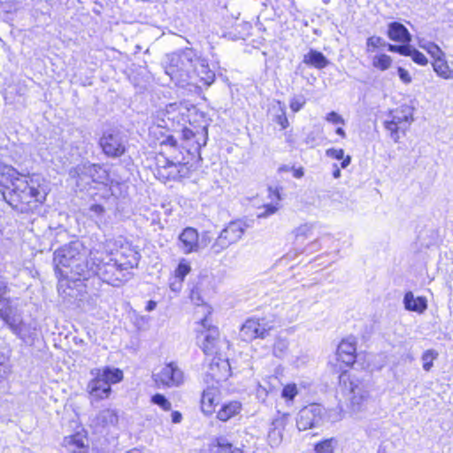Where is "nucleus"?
I'll return each mask as SVG.
<instances>
[{"mask_svg": "<svg viewBox=\"0 0 453 453\" xmlns=\"http://www.w3.org/2000/svg\"><path fill=\"white\" fill-rule=\"evenodd\" d=\"M165 73L177 85L185 86L189 80L198 77L204 85H211L215 73L210 69L205 59L201 58L192 49L167 55Z\"/></svg>", "mask_w": 453, "mask_h": 453, "instance_id": "obj_1", "label": "nucleus"}, {"mask_svg": "<svg viewBox=\"0 0 453 453\" xmlns=\"http://www.w3.org/2000/svg\"><path fill=\"white\" fill-rule=\"evenodd\" d=\"M88 255L87 249L79 242H73L56 250L54 263L59 280L88 279L91 261L88 260Z\"/></svg>", "mask_w": 453, "mask_h": 453, "instance_id": "obj_2", "label": "nucleus"}, {"mask_svg": "<svg viewBox=\"0 0 453 453\" xmlns=\"http://www.w3.org/2000/svg\"><path fill=\"white\" fill-rule=\"evenodd\" d=\"M45 179L36 173L22 175L16 180L14 188L4 194V200L20 211L33 210L43 203L47 196Z\"/></svg>", "mask_w": 453, "mask_h": 453, "instance_id": "obj_3", "label": "nucleus"}, {"mask_svg": "<svg viewBox=\"0 0 453 453\" xmlns=\"http://www.w3.org/2000/svg\"><path fill=\"white\" fill-rule=\"evenodd\" d=\"M91 265L89 268V278L92 275H97L103 281L114 287H119L130 278L129 270L137 266L139 262L138 252H129L131 259L122 261L121 259H112L109 255H105L94 250L89 252Z\"/></svg>", "mask_w": 453, "mask_h": 453, "instance_id": "obj_4", "label": "nucleus"}, {"mask_svg": "<svg viewBox=\"0 0 453 453\" xmlns=\"http://www.w3.org/2000/svg\"><path fill=\"white\" fill-rule=\"evenodd\" d=\"M339 383L343 394L348 397L351 412L357 414L365 411L370 393L363 381L347 372H342L339 376Z\"/></svg>", "mask_w": 453, "mask_h": 453, "instance_id": "obj_5", "label": "nucleus"}, {"mask_svg": "<svg viewBox=\"0 0 453 453\" xmlns=\"http://www.w3.org/2000/svg\"><path fill=\"white\" fill-rule=\"evenodd\" d=\"M94 378L88 382L87 389L93 400L99 401L107 399L111 393V384L122 380L123 372L118 368L104 367L91 371Z\"/></svg>", "mask_w": 453, "mask_h": 453, "instance_id": "obj_6", "label": "nucleus"}, {"mask_svg": "<svg viewBox=\"0 0 453 453\" xmlns=\"http://www.w3.org/2000/svg\"><path fill=\"white\" fill-rule=\"evenodd\" d=\"M326 419V410L319 403H311L302 408L296 417L299 431H306L321 426Z\"/></svg>", "mask_w": 453, "mask_h": 453, "instance_id": "obj_7", "label": "nucleus"}, {"mask_svg": "<svg viewBox=\"0 0 453 453\" xmlns=\"http://www.w3.org/2000/svg\"><path fill=\"white\" fill-rule=\"evenodd\" d=\"M247 226L242 221L230 222L219 234L211 245L214 253L219 254L230 245L240 241L245 232Z\"/></svg>", "mask_w": 453, "mask_h": 453, "instance_id": "obj_8", "label": "nucleus"}, {"mask_svg": "<svg viewBox=\"0 0 453 453\" xmlns=\"http://www.w3.org/2000/svg\"><path fill=\"white\" fill-rule=\"evenodd\" d=\"M152 378L158 387L163 388L180 387L185 381L184 372L175 362L165 364Z\"/></svg>", "mask_w": 453, "mask_h": 453, "instance_id": "obj_9", "label": "nucleus"}, {"mask_svg": "<svg viewBox=\"0 0 453 453\" xmlns=\"http://www.w3.org/2000/svg\"><path fill=\"white\" fill-rule=\"evenodd\" d=\"M412 121V110L407 105H402L390 112V119L385 120L384 125L386 129L391 132V138L397 142L399 140L398 131H405Z\"/></svg>", "mask_w": 453, "mask_h": 453, "instance_id": "obj_10", "label": "nucleus"}, {"mask_svg": "<svg viewBox=\"0 0 453 453\" xmlns=\"http://www.w3.org/2000/svg\"><path fill=\"white\" fill-rule=\"evenodd\" d=\"M196 330L203 336L201 348L203 353L207 357L218 355L219 331L209 324L207 317L201 319Z\"/></svg>", "mask_w": 453, "mask_h": 453, "instance_id": "obj_11", "label": "nucleus"}, {"mask_svg": "<svg viewBox=\"0 0 453 453\" xmlns=\"http://www.w3.org/2000/svg\"><path fill=\"white\" fill-rule=\"evenodd\" d=\"M356 342L354 339L347 338L340 342L335 355L336 360L342 363L335 365L338 372H346L344 369L356 362Z\"/></svg>", "mask_w": 453, "mask_h": 453, "instance_id": "obj_12", "label": "nucleus"}, {"mask_svg": "<svg viewBox=\"0 0 453 453\" xmlns=\"http://www.w3.org/2000/svg\"><path fill=\"white\" fill-rule=\"evenodd\" d=\"M102 167L98 165L85 163L75 167L73 174L77 176V186L86 188L91 182H97L102 178L100 171Z\"/></svg>", "mask_w": 453, "mask_h": 453, "instance_id": "obj_13", "label": "nucleus"}, {"mask_svg": "<svg viewBox=\"0 0 453 453\" xmlns=\"http://www.w3.org/2000/svg\"><path fill=\"white\" fill-rule=\"evenodd\" d=\"M100 145L104 152L112 157H120L126 150L123 137L117 132L104 134L100 139Z\"/></svg>", "mask_w": 453, "mask_h": 453, "instance_id": "obj_14", "label": "nucleus"}, {"mask_svg": "<svg viewBox=\"0 0 453 453\" xmlns=\"http://www.w3.org/2000/svg\"><path fill=\"white\" fill-rule=\"evenodd\" d=\"M207 376L216 382L225 381L231 374V368L227 359L215 355L210 361Z\"/></svg>", "mask_w": 453, "mask_h": 453, "instance_id": "obj_15", "label": "nucleus"}, {"mask_svg": "<svg viewBox=\"0 0 453 453\" xmlns=\"http://www.w3.org/2000/svg\"><path fill=\"white\" fill-rule=\"evenodd\" d=\"M203 242L204 236L200 242L198 232L193 227H186L179 235V247L184 254L197 252Z\"/></svg>", "mask_w": 453, "mask_h": 453, "instance_id": "obj_16", "label": "nucleus"}, {"mask_svg": "<svg viewBox=\"0 0 453 453\" xmlns=\"http://www.w3.org/2000/svg\"><path fill=\"white\" fill-rule=\"evenodd\" d=\"M166 114L169 119L191 124L192 115L196 114V108L187 103H174L167 106Z\"/></svg>", "mask_w": 453, "mask_h": 453, "instance_id": "obj_17", "label": "nucleus"}, {"mask_svg": "<svg viewBox=\"0 0 453 453\" xmlns=\"http://www.w3.org/2000/svg\"><path fill=\"white\" fill-rule=\"evenodd\" d=\"M22 175L12 165L0 163V193L4 198V194L14 188L16 180H19Z\"/></svg>", "mask_w": 453, "mask_h": 453, "instance_id": "obj_18", "label": "nucleus"}, {"mask_svg": "<svg viewBox=\"0 0 453 453\" xmlns=\"http://www.w3.org/2000/svg\"><path fill=\"white\" fill-rule=\"evenodd\" d=\"M0 318L4 321V323L9 326V328L18 337L26 340V334L24 333V324L22 323V319L19 315L13 312L12 309H7L3 311L0 313Z\"/></svg>", "mask_w": 453, "mask_h": 453, "instance_id": "obj_19", "label": "nucleus"}, {"mask_svg": "<svg viewBox=\"0 0 453 453\" xmlns=\"http://www.w3.org/2000/svg\"><path fill=\"white\" fill-rule=\"evenodd\" d=\"M388 36L390 40L408 44L411 41V35L408 29L399 22L388 24Z\"/></svg>", "mask_w": 453, "mask_h": 453, "instance_id": "obj_20", "label": "nucleus"}, {"mask_svg": "<svg viewBox=\"0 0 453 453\" xmlns=\"http://www.w3.org/2000/svg\"><path fill=\"white\" fill-rule=\"evenodd\" d=\"M219 403L218 390L213 388H208L202 395L201 409L206 415H211L215 411V407Z\"/></svg>", "mask_w": 453, "mask_h": 453, "instance_id": "obj_21", "label": "nucleus"}, {"mask_svg": "<svg viewBox=\"0 0 453 453\" xmlns=\"http://www.w3.org/2000/svg\"><path fill=\"white\" fill-rule=\"evenodd\" d=\"M64 446L70 453H85L88 449L87 439L81 434L66 436L64 439Z\"/></svg>", "mask_w": 453, "mask_h": 453, "instance_id": "obj_22", "label": "nucleus"}, {"mask_svg": "<svg viewBox=\"0 0 453 453\" xmlns=\"http://www.w3.org/2000/svg\"><path fill=\"white\" fill-rule=\"evenodd\" d=\"M404 308L407 311L423 313L427 308V302L425 297H415L412 292H407L403 297Z\"/></svg>", "mask_w": 453, "mask_h": 453, "instance_id": "obj_23", "label": "nucleus"}, {"mask_svg": "<svg viewBox=\"0 0 453 453\" xmlns=\"http://www.w3.org/2000/svg\"><path fill=\"white\" fill-rule=\"evenodd\" d=\"M242 410V403L238 401H232L222 405L217 413V418L221 421H227L237 415Z\"/></svg>", "mask_w": 453, "mask_h": 453, "instance_id": "obj_24", "label": "nucleus"}, {"mask_svg": "<svg viewBox=\"0 0 453 453\" xmlns=\"http://www.w3.org/2000/svg\"><path fill=\"white\" fill-rule=\"evenodd\" d=\"M303 63L312 65L315 68L322 69L328 65V60L321 52L311 50L304 55Z\"/></svg>", "mask_w": 453, "mask_h": 453, "instance_id": "obj_25", "label": "nucleus"}, {"mask_svg": "<svg viewBox=\"0 0 453 453\" xmlns=\"http://www.w3.org/2000/svg\"><path fill=\"white\" fill-rule=\"evenodd\" d=\"M96 421L103 426H116L119 421V417L116 411L104 409L98 413Z\"/></svg>", "mask_w": 453, "mask_h": 453, "instance_id": "obj_26", "label": "nucleus"}, {"mask_svg": "<svg viewBox=\"0 0 453 453\" xmlns=\"http://www.w3.org/2000/svg\"><path fill=\"white\" fill-rule=\"evenodd\" d=\"M434 71L440 77L450 80L453 79V70L449 66L448 62L445 59V57L436 59L433 62Z\"/></svg>", "mask_w": 453, "mask_h": 453, "instance_id": "obj_27", "label": "nucleus"}, {"mask_svg": "<svg viewBox=\"0 0 453 453\" xmlns=\"http://www.w3.org/2000/svg\"><path fill=\"white\" fill-rule=\"evenodd\" d=\"M418 45L419 48L425 50L434 58V61L445 57V53L434 42H428L425 39H418Z\"/></svg>", "mask_w": 453, "mask_h": 453, "instance_id": "obj_28", "label": "nucleus"}, {"mask_svg": "<svg viewBox=\"0 0 453 453\" xmlns=\"http://www.w3.org/2000/svg\"><path fill=\"white\" fill-rule=\"evenodd\" d=\"M257 326L256 319L253 318L246 320L241 329L242 336L247 341L258 338Z\"/></svg>", "mask_w": 453, "mask_h": 453, "instance_id": "obj_29", "label": "nucleus"}, {"mask_svg": "<svg viewBox=\"0 0 453 453\" xmlns=\"http://www.w3.org/2000/svg\"><path fill=\"white\" fill-rule=\"evenodd\" d=\"M313 232V225L310 223H304L293 230L296 242H303L305 239L311 236Z\"/></svg>", "mask_w": 453, "mask_h": 453, "instance_id": "obj_30", "label": "nucleus"}, {"mask_svg": "<svg viewBox=\"0 0 453 453\" xmlns=\"http://www.w3.org/2000/svg\"><path fill=\"white\" fill-rule=\"evenodd\" d=\"M338 444L335 438H329L323 440L314 446V451L316 453H333Z\"/></svg>", "mask_w": 453, "mask_h": 453, "instance_id": "obj_31", "label": "nucleus"}, {"mask_svg": "<svg viewBox=\"0 0 453 453\" xmlns=\"http://www.w3.org/2000/svg\"><path fill=\"white\" fill-rule=\"evenodd\" d=\"M392 65V58L390 56L381 53L375 55L372 58V66L380 71H386L390 68Z\"/></svg>", "mask_w": 453, "mask_h": 453, "instance_id": "obj_32", "label": "nucleus"}, {"mask_svg": "<svg viewBox=\"0 0 453 453\" xmlns=\"http://www.w3.org/2000/svg\"><path fill=\"white\" fill-rule=\"evenodd\" d=\"M191 301L198 306V309L196 311V314L201 313L204 317L208 318V315L211 314V308L205 304H203V300L200 296V294L196 290H192L190 294Z\"/></svg>", "mask_w": 453, "mask_h": 453, "instance_id": "obj_33", "label": "nucleus"}, {"mask_svg": "<svg viewBox=\"0 0 453 453\" xmlns=\"http://www.w3.org/2000/svg\"><path fill=\"white\" fill-rule=\"evenodd\" d=\"M439 353L435 349H426L421 356L422 367L426 372H429L434 361L438 357Z\"/></svg>", "mask_w": 453, "mask_h": 453, "instance_id": "obj_34", "label": "nucleus"}, {"mask_svg": "<svg viewBox=\"0 0 453 453\" xmlns=\"http://www.w3.org/2000/svg\"><path fill=\"white\" fill-rule=\"evenodd\" d=\"M90 217L96 221L97 225L105 223L104 208L100 204H92L89 207Z\"/></svg>", "mask_w": 453, "mask_h": 453, "instance_id": "obj_35", "label": "nucleus"}, {"mask_svg": "<svg viewBox=\"0 0 453 453\" xmlns=\"http://www.w3.org/2000/svg\"><path fill=\"white\" fill-rule=\"evenodd\" d=\"M407 51H408V53L405 56L411 57V59L416 64L420 65H427L428 60H427L426 57L423 53H421L420 51H418V50L413 48L412 46L409 45Z\"/></svg>", "mask_w": 453, "mask_h": 453, "instance_id": "obj_36", "label": "nucleus"}, {"mask_svg": "<svg viewBox=\"0 0 453 453\" xmlns=\"http://www.w3.org/2000/svg\"><path fill=\"white\" fill-rule=\"evenodd\" d=\"M191 271V265L190 263L185 259L182 258L180 260L179 265L177 268L174 271V276L180 279L184 280V278L190 273Z\"/></svg>", "mask_w": 453, "mask_h": 453, "instance_id": "obj_37", "label": "nucleus"}, {"mask_svg": "<svg viewBox=\"0 0 453 453\" xmlns=\"http://www.w3.org/2000/svg\"><path fill=\"white\" fill-rule=\"evenodd\" d=\"M387 42L380 36H371L366 40V51L372 52L375 49L380 47H386Z\"/></svg>", "mask_w": 453, "mask_h": 453, "instance_id": "obj_38", "label": "nucleus"}, {"mask_svg": "<svg viewBox=\"0 0 453 453\" xmlns=\"http://www.w3.org/2000/svg\"><path fill=\"white\" fill-rule=\"evenodd\" d=\"M256 319H257V324L258 325V326H257L258 338L264 339L269 334V332L273 328V325H271V323L264 318Z\"/></svg>", "mask_w": 453, "mask_h": 453, "instance_id": "obj_39", "label": "nucleus"}, {"mask_svg": "<svg viewBox=\"0 0 453 453\" xmlns=\"http://www.w3.org/2000/svg\"><path fill=\"white\" fill-rule=\"evenodd\" d=\"M196 149H201L207 143V127L205 126L197 127V136L193 141Z\"/></svg>", "mask_w": 453, "mask_h": 453, "instance_id": "obj_40", "label": "nucleus"}, {"mask_svg": "<svg viewBox=\"0 0 453 453\" xmlns=\"http://www.w3.org/2000/svg\"><path fill=\"white\" fill-rule=\"evenodd\" d=\"M151 402L165 411H168L172 409V403L165 395L161 394L154 395L151 397Z\"/></svg>", "mask_w": 453, "mask_h": 453, "instance_id": "obj_41", "label": "nucleus"}, {"mask_svg": "<svg viewBox=\"0 0 453 453\" xmlns=\"http://www.w3.org/2000/svg\"><path fill=\"white\" fill-rule=\"evenodd\" d=\"M288 348V342L285 339H277L273 345V354L275 357H282Z\"/></svg>", "mask_w": 453, "mask_h": 453, "instance_id": "obj_42", "label": "nucleus"}, {"mask_svg": "<svg viewBox=\"0 0 453 453\" xmlns=\"http://www.w3.org/2000/svg\"><path fill=\"white\" fill-rule=\"evenodd\" d=\"M279 210L278 203H268L264 205L260 208V211L257 213L258 218H267L274 213Z\"/></svg>", "mask_w": 453, "mask_h": 453, "instance_id": "obj_43", "label": "nucleus"}, {"mask_svg": "<svg viewBox=\"0 0 453 453\" xmlns=\"http://www.w3.org/2000/svg\"><path fill=\"white\" fill-rule=\"evenodd\" d=\"M80 307L84 311H92L96 308V297L89 296L88 298L84 300H80Z\"/></svg>", "mask_w": 453, "mask_h": 453, "instance_id": "obj_44", "label": "nucleus"}, {"mask_svg": "<svg viewBox=\"0 0 453 453\" xmlns=\"http://www.w3.org/2000/svg\"><path fill=\"white\" fill-rule=\"evenodd\" d=\"M298 394V389L296 384H288L283 388L281 395L287 400H293Z\"/></svg>", "mask_w": 453, "mask_h": 453, "instance_id": "obj_45", "label": "nucleus"}, {"mask_svg": "<svg viewBox=\"0 0 453 453\" xmlns=\"http://www.w3.org/2000/svg\"><path fill=\"white\" fill-rule=\"evenodd\" d=\"M305 104V99L303 96H294L290 101V109L296 112L300 111Z\"/></svg>", "mask_w": 453, "mask_h": 453, "instance_id": "obj_46", "label": "nucleus"}, {"mask_svg": "<svg viewBox=\"0 0 453 453\" xmlns=\"http://www.w3.org/2000/svg\"><path fill=\"white\" fill-rule=\"evenodd\" d=\"M326 155L329 157L341 160L343 158L344 150L342 149H328L326 150Z\"/></svg>", "mask_w": 453, "mask_h": 453, "instance_id": "obj_47", "label": "nucleus"}, {"mask_svg": "<svg viewBox=\"0 0 453 453\" xmlns=\"http://www.w3.org/2000/svg\"><path fill=\"white\" fill-rule=\"evenodd\" d=\"M388 50L391 52H397L400 55L405 56L408 53V47L409 44L405 45H393V44H388Z\"/></svg>", "mask_w": 453, "mask_h": 453, "instance_id": "obj_48", "label": "nucleus"}, {"mask_svg": "<svg viewBox=\"0 0 453 453\" xmlns=\"http://www.w3.org/2000/svg\"><path fill=\"white\" fill-rule=\"evenodd\" d=\"M326 119L332 123V124H342V125H344V119H342V117L341 115H339L337 112L335 111H331L329 112L326 117Z\"/></svg>", "mask_w": 453, "mask_h": 453, "instance_id": "obj_49", "label": "nucleus"}, {"mask_svg": "<svg viewBox=\"0 0 453 453\" xmlns=\"http://www.w3.org/2000/svg\"><path fill=\"white\" fill-rule=\"evenodd\" d=\"M184 280L177 278L173 275V277L170 280V288L173 292H180L182 288V282Z\"/></svg>", "mask_w": 453, "mask_h": 453, "instance_id": "obj_50", "label": "nucleus"}, {"mask_svg": "<svg viewBox=\"0 0 453 453\" xmlns=\"http://www.w3.org/2000/svg\"><path fill=\"white\" fill-rule=\"evenodd\" d=\"M182 136H183L184 140L188 141V142H193L195 137L197 136V127H196V130L185 127L182 130Z\"/></svg>", "mask_w": 453, "mask_h": 453, "instance_id": "obj_51", "label": "nucleus"}, {"mask_svg": "<svg viewBox=\"0 0 453 453\" xmlns=\"http://www.w3.org/2000/svg\"><path fill=\"white\" fill-rule=\"evenodd\" d=\"M281 113L276 116V122L281 127L282 129H285L288 126V120L286 117V113L284 111L283 107L280 105Z\"/></svg>", "mask_w": 453, "mask_h": 453, "instance_id": "obj_52", "label": "nucleus"}, {"mask_svg": "<svg viewBox=\"0 0 453 453\" xmlns=\"http://www.w3.org/2000/svg\"><path fill=\"white\" fill-rule=\"evenodd\" d=\"M397 72H398L399 78L401 79V81L403 82H404L405 84H409L411 82V81H412L411 76L407 70H405L403 67H398Z\"/></svg>", "mask_w": 453, "mask_h": 453, "instance_id": "obj_53", "label": "nucleus"}, {"mask_svg": "<svg viewBox=\"0 0 453 453\" xmlns=\"http://www.w3.org/2000/svg\"><path fill=\"white\" fill-rule=\"evenodd\" d=\"M161 145H169L170 147H175L177 145V141L173 135L166 136L162 142H160Z\"/></svg>", "mask_w": 453, "mask_h": 453, "instance_id": "obj_54", "label": "nucleus"}, {"mask_svg": "<svg viewBox=\"0 0 453 453\" xmlns=\"http://www.w3.org/2000/svg\"><path fill=\"white\" fill-rule=\"evenodd\" d=\"M130 251L136 252L132 248L123 249V250L120 253V257L119 259H121L122 261H129L131 259V257L129 256Z\"/></svg>", "mask_w": 453, "mask_h": 453, "instance_id": "obj_55", "label": "nucleus"}, {"mask_svg": "<svg viewBox=\"0 0 453 453\" xmlns=\"http://www.w3.org/2000/svg\"><path fill=\"white\" fill-rule=\"evenodd\" d=\"M10 302L7 298H5V296H0V313L3 311H5L7 309H10Z\"/></svg>", "mask_w": 453, "mask_h": 453, "instance_id": "obj_56", "label": "nucleus"}, {"mask_svg": "<svg viewBox=\"0 0 453 453\" xmlns=\"http://www.w3.org/2000/svg\"><path fill=\"white\" fill-rule=\"evenodd\" d=\"M219 447L221 449L220 453H232L233 445L219 441Z\"/></svg>", "mask_w": 453, "mask_h": 453, "instance_id": "obj_57", "label": "nucleus"}, {"mask_svg": "<svg viewBox=\"0 0 453 453\" xmlns=\"http://www.w3.org/2000/svg\"><path fill=\"white\" fill-rule=\"evenodd\" d=\"M171 417H172V422L174 424H179L182 420L181 413L177 411H173Z\"/></svg>", "mask_w": 453, "mask_h": 453, "instance_id": "obj_58", "label": "nucleus"}, {"mask_svg": "<svg viewBox=\"0 0 453 453\" xmlns=\"http://www.w3.org/2000/svg\"><path fill=\"white\" fill-rule=\"evenodd\" d=\"M156 307H157V303L155 301L150 300L147 303L146 311H151L155 310Z\"/></svg>", "mask_w": 453, "mask_h": 453, "instance_id": "obj_59", "label": "nucleus"}, {"mask_svg": "<svg viewBox=\"0 0 453 453\" xmlns=\"http://www.w3.org/2000/svg\"><path fill=\"white\" fill-rule=\"evenodd\" d=\"M350 161H351L350 156H347V157L343 156L342 162L341 164L342 167L346 168L350 164Z\"/></svg>", "mask_w": 453, "mask_h": 453, "instance_id": "obj_60", "label": "nucleus"}, {"mask_svg": "<svg viewBox=\"0 0 453 453\" xmlns=\"http://www.w3.org/2000/svg\"><path fill=\"white\" fill-rule=\"evenodd\" d=\"M7 293V285L5 282L0 280V296H5Z\"/></svg>", "mask_w": 453, "mask_h": 453, "instance_id": "obj_61", "label": "nucleus"}, {"mask_svg": "<svg viewBox=\"0 0 453 453\" xmlns=\"http://www.w3.org/2000/svg\"><path fill=\"white\" fill-rule=\"evenodd\" d=\"M334 170L333 172L334 178L337 179L341 176V170L338 168L337 165H334Z\"/></svg>", "mask_w": 453, "mask_h": 453, "instance_id": "obj_62", "label": "nucleus"}, {"mask_svg": "<svg viewBox=\"0 0 453 453\" xmlns=\"http://www.w3.org/2000/svg\"><path fill=\"white\" fill-rule=\"evenodd\" d=\"M165 168H176L177 165L173 161H166L165 165H163Z\"/></svg>", "mask_w": 453, "mask_h": 453, "instance_id": "obj_63", "label": "nucleus"}, {"mask_svg": "<svg viewBox=\"0 0 453 453\" xmlns=\"http://www.w3.org/2000/svg\"><path fill=\"white\" fill-rule=\"evenodd\" d=\"M335 132L337 134L341 135L342 137H345V135H346L344 130L342 127H338Z\"/></svg>", "mask_w": 453, "mask_h": 453, "instance_id": "obj_64", "label": "nucleus"}]
</instances>
